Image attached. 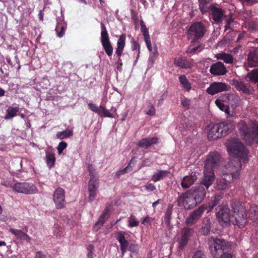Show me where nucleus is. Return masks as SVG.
I'll use <instances>...</instances> for the list:
<instances>
[{
	"instance_id": "nucleus-32",
	"label": "nucleus",
	"mask_w": 258,
	"mask_h": 258,
	"mask_svg": "<svg viewBox=\"0 0 258 258\" xmlns=\"http://www.w3.org/2000/svg\"><path fill=\"white\" fill-rule=\"evenodd\" d=\"M169 173V171L167 170H159L157 172L153 174L152 176L151 180L154 182H157L168 177Z\"/></svg>"
},
{
	"instance_id": "nucleus-64",
	"label": "nucleus",
	"mask_w": 258,
	"mask_h": 258,
	"mask_svg": "<svg viewBox=\"0 0 258 258\" xmlns=\"http://www.w3.org/2000/svg\"><path fill=\"white\" fill-rule=\"evenodd\" d=\"M56 136L59 139H63L64 138V131L57 133Z\"/></svg>"
},
{
	"instance_id": "nucleus-21",
	"label": "nucleus",
	"mask_w": 258,
	"mask_h": 258,
	"mask_svg": "<svg viewBox=\"0 0 258 258\" xmlns=\"http://www.w3.org/2000/svg\"><path fill=\"white\" fill-rule=\"evenodd\" d=\"M53 199L56 208H62L64 206V190L60 187L56 189L53 194Z\"/></svg>"
},
{
	"instance_id": "nucleus-47",
	"label": "nucleus",
	"mask_w": 258,
	"mask_h": 258,
	"mask_svg": "<svg viewBox=\"0 0 258 258\" xmlns=\"http://www.w3.org/2000/svg\"><path fill=\"white\" fill-rule=\"evenodd\" d=\"M145 112L146 113L149 115L153 116L155 115L156 110L154 105L151 103V102L150 101L149 102V105Z\"/></svg>"
},
{
	"instance_id": "nucleus-58",
	"label": "nucleus",
	"mask_w": 258,
	"mask_h": 258,
	"mask_svg": "<svg viewBox=\"0 0 258 258\" xmlns=\"http://www.w3.org/2000/svg\"><path fill=\"white\" fill-rule=\"evenodd\" d=\"M145 188L147 190L153 191L156 189L155 186L152 183H148L145 185Z\"/></svg>"
},
{
	"instance_id": "nucleus-46",
	"label": "nucleus",
	"mask_w": 258,
	"mask_h": 258,
	"mask_svg": "<svg viewBox=\"0 0 258 258\" xmlns=\"http://www.w3.org/2000/svg\"><path fill=\"white\" fill-rule=\"evenodd\" d=\"M128 226L129 227H137L139 226V222L137 221L135 216L132 214L128 218Z\"/></svg>"
},
{
	"instance_id": "nucleus-49",
	"label": "nucleus",
	"mask_w": 258,
	"mask_h": 258,
	"mask_svg": "<svg viewBox=\"0 0 258 258\" xmlns=\"http://www.w3.org/2000/svg\"><path fill=\"white\" fill-rule=\"evenodd\" d=\"M127 250L131 252V256L132 253L137 254L139 250V245L137 244H131L128 246Z\"/></svg>"
},
{
	"instance_id": "nucleus-4",
	"label": "nucleus",
	"mask_w": 258,
	"mask_h": 258,
	"mask_svg": "<svg viewBox=\"0 0 258 258\" xmlns=\"http://www.w3.org/2000/svg\"><path fill=\"white\" fill-rule=\"evenodd\" d=\"M226 146L231 156L239 157L244 162L248 160V151L238 139H233L228 141Z\"/></svg>"
},
{
	"instance_id": "nucleus-56",
	"label": "nucleus",
	"mask_w": 258,
	"mask_h": 258,
	"mask_svg": "<svg viewBox=\"0 0 258 258\" xmlns=\"http://www.w3.org/2000/svg\"><path fill=\"white\" fill-rule=\"evenodd\" d=\"M192 258H206L205 254L200 250L195 252Z\"/></svg>"
},
{
	"instance_id": "nucleus-33",
	"label": "nucleus",
	"mask_w": 258,
	"mask_h": 258,
	"mask_svg": "<svg viewBox=\"0 0 258 258\" xmlns=\"http://www.w3.org/2000/svg\"><path fill=\"white\" fill-rule=\"evenodd\" d=\"M211 230V221L208 218H205L202 222L201 232L204 235H208Z\"/></svg>"
},
{
	"instance_id": "nucleus-41",
	"label": "nucleus",
	"mask_w": 258,
	"mask_h": 258,
	"mask_svg": "<svg viewBox=\"0 0 258 258\" xmlns=\"http://www.w3.org/2000/svg\"><path fill=\"white\" fill-rule=\"evenodd\" d=\"M46 158L47 165L49 168H51L54 164L55 158L53 153L49 151L46 152Z\"/></svg>"
},
{
	"instance_id": "nucleus-2",
	"label": "nucleus",
	"mask_w": 258,
	"mask_h": 258,
	"mask_svg": "<svg viewBox=\"0 0 258 258\" xmlns=\"http://www.w3.org/2000/svg\"><path fill=\"white\" fill-rule=\"evenodd\" d=\"M232 215L230 223L238 228L244 227L247 222V214L245 207L237 201H233L231 204Z\"/></svg>"
},
{
	"instance_id": "nucleus-42",
	"label": "nucleus",
	"mask_w": 258,
	"mask_h": 258,
	"mask_svg": "<svg viewBox=\"0 0 258 258\" xmlns=\"http://www.w3.org/2000/svg\"><path fill=\"white\" fill-rule=\"evenodd\" d=\"M100 108H101L100 113L99 114L101 117H110V118H114L115 117V114L113 113H111L109 110L106 109V108L102 106H100Z\"/></svg>"
},
{
	"instance_id": "nucleus-6",
	"label": "nucleus",
	"mask_w": 258,
	"mask_h": 258,
	"mask_svg": "<svg viewBox=\"0 0 258 258\" xmlns=\"http://www.w3.org/2000/svg\"><path fill=\"white\" fill-rule=\"evenodd\" d=\"M234 164V167H236V172L231 173L230 174H227L225 177L219 178L216 180V188L220 190H224L228 185L233 181V179H235L239 175L238 171L241 168V163L239 160L235 159L233 161H230L228 164L230 167L231 165Z\"/></svg>"
},
{
	"instance_id": "nucleus-38",
	"label": "nucleus",
	"mask_w": 258,
	"mask_h": 258,
	"mask_svg": "<svg viewBox=\"0 0 258 258\" xmlns=\"http://www.w3.org/2000/svg\"><path fill=\"white\" fill-rule=\"evenodd\" d=\"M216 105L222 111H224L227 117L232 116L233 114H231L229 111V105L220 102L219 100H215Z\"/></svg>"
},
{
	"instance_id": "nucleus-24",
	"label": "nucleus",
	"mask_w": 258,
	"mask_h": 258,
	"mask_svg": "<svg viewBox=\"0 0 258 258\" xmlns=\"http://www.w3.org/2000/svg\"><path fill=\"white\" fill-rule=\"evenodd\" d=\"M232 84L239 91L246 94H250L253 93V88L249 85L245 84L243 82L239 81L236 79L232 80Z\"/></svg>"
},
{
	"instance_id": "nucleus-16",
	"label": "nucleus",
	"mask_w": 258,
	"mask_h": 258,
	"mask_svg": "<svg viewBox=\"0 0 258 258\" xmlns=\"http://www.w3.org/2000/svg\"><path fill=\"white\" fill-rule=\"evenodd\" d=\"M188 190L198 204H201L206 197L205 188L201 184L193 187Z\"/></svg>"
},
{
	"instance_id": "nucleus-23",
	"label": "nucleus",
	"mask_w": 258,
	"mask_h": 258,
	"mask_svg": "<svg viewBox=\"0 0 258 258\" xmlns=\"http://www.w3.org/2000/svg\"><path fill=\"white\" fill-rule=\"evenodd\" d=\"M204 212V209L201 207L192 211L185 220V223L187 225L196 223L202 216Z\"/></svg>"
},
{
	"instance_id": "nucleus-8",
	"label": "nucleus",
	"mask_w": 258,
	"mask_h": 258,
	"mask_svg": "<svg viewBox=\"0 0 258 258\" xmlns=\"http://www.w3.org/2000/svg\"><path fill=\"white\" fill-rule=\"evenodd\" d=\"M216 216L219 224L223 227L230 225L231 216L230 210L226 204L222 203L216 209Z\"/></svg>"
},
{
	"instance_id": "nucleus-40",
	"label": "nucleus",
	"mask_w": 258,
	"mask_h": 258,
	"mask_svg": "<svg viewBox=\"0 0 258 258\" xmlns=\"http://www.w3.org/2000/svg\"><path fill=\"white\" fill-rule=\"evenodd\" d=\"M179 81L180 84L182 85L183 88L185 90H186L187 91H189L191 89V84L188 81L185 75H181L179 77Z\"/></svg>"
},
{
	"instance_id": "nucleus-12",
	"label": "nucleus",
	"mask_w": 258,
	"mask_h": 258,
	"mask_svg": "<svg viewBox=\"0 0 258 258\" xmlns=\"http://www.w3.org/2000/svg\"><path fill=\"white\" fill-rule=\"evenodd\" d=\"M194 232V229L190 228L184 227L181 229L177 239L179 248L183 249L187 244L188 240L193 235Z\"/></svg>"
},
{
	"instance_id": "nucleus-37",
	"label": "nucleus",
	"mask_w": 258,
	"mask_h": 258,
	"mask_svg": "<svg viewBox=\"0 0 258 258\" xmlns=\"http://www.w3.org/2000/svg\"><path fill=\"white\" fill-rule=\"evenodd\" d=\"M216 57L218 59L223 60L226 63H232L233 61V56L229 53H221L217 54Z\"/></svg>"
},
{
	"instance_id": "nucleus-9",
	"label": "nucleus",
	"mask_w": 258,
	"mask_h": 258,
	"mask_svg": "<svg viewBox=\"0 0 258 258\" xmlns=\"http://www.w3.org/2000/svg\"><path fill=\"white\" fill-rule=\"evenodd\" d=\"M176 202L178 206H183L186 210L192 209L198 205L188 190L180 194Z\"/></svg>"
},
{
	"instance_id": "nucleus-30",
	"label": "nucleus",
	"mask_w": 258,
	"mask_h": 258,
	"mask_svg": "<svg viewBox=\"0 0 258 258\" xmlns=\"http://www.w3.org/2000/svg\"><path fill=\"white\" fill-rule=\"evenodd\" d=\"M10 232L13 234L16 238L22 242L25 240L27 242H30L31 238L25 232L21 230H18L14 228H10Z\"/></svg>"
},
{
	"instance_id": "nucleus-17",
	"label": "nucleus",
	"mask_w": 258,
	"mask_h": 258,
	"mask_svg": "<svg viewBox=\"0 0 258 258\" xmlns=\"http://www.w3.org/2000/svg\"><path fill=\"white\" fill-rule=\"evenodd\" d=\"M245 66L250 68L258 67V48H251L247 55Z\"/></svg>"
},
{
	"instance_id": "nucleus-10",
	"label": "nucleus",
	"mask_w": 258,
	"mask_h": 258,
	"mask_svg": "<svg viewBox=\"0 0 258 258\" xmlns=\"http://www.w3.org/2000/svg\"><path fill=\"white\" fill-rule=\"evenodd\" d=\"M101 42L102 45L108 56L113 53V47L109 39V35L105 25L101 22Z\"/></svg>"
},
{
	"instance_id": "nucleus-60",
	"label": "nucleus",
	"mask_w": 258,
	"mask_h": 258,
	"mask_svg": "<svg viewBox=\"0 0 258 258\" xmlns=\"http://www.w3.org/2000/svg\"><path fill=\"white\" fill-rule=\"evenodd\" d=\"M153 220V219L152 218L149 216H147L143 218L142 223L143 224H145L146 223H150Z\"/></svg>"
},
{
	"instance_id": "nucleus-53",
	"label": "nucleus",
	"mask_w": 258,
	"mask_h": 258,
	"mask_svg": "<svg viewBox=\"0 0 258 258\" xmlns=\"http://www.w3.org/2000/svg\"><path fill=\"white\" fill-rule=\"evenodd\" d=\"M243 5L252 6L258 3V0H239Z\"/></svg>"
},
{
	"instance_id": "nucleus-26",
	"label": "nucleus",
	"mask_w": 258,
	"mask_h": 258,
	"mask_svg": "<svg viewBox=\"0 0 258 258\" xmlns=\"http://www.w3.org/2000/svg\"><path fill=\"white\" fill-rule=\"evenodd\" d=\"M159 143V139L157 137L145 138L140 140L137 145L140 148L148 149Z\"/></svg>"
},
{
	"instance_id": "nucleus-63",
	"label": "nucleus",
	"mask_w": 258,
	"mask_h": 258,
	"mask_svg": "<svg viewBox=\"0 0 258 258\" xmlns=\"http://www.w3.org/2000/svg\"><path fill=\"white\" fill-rule=\"evenodd\" d=\"M35 258H45V255L42 254L40 251H38L36 253V256Z\"/></svg>"
},
{
	"instance_id": "nucleus-18",
	"label": "nucleus",
	"mask_w": 258,
	"mask_h": 258,
	"mask_svg": "<svg viewBox=\"0 0 258 258\" xmlns=\"http://www.w3.org/2000/svg\"><path fill=\"white\" fill-rule=\"evenodd\" d=\"M126 34H122L117 40V47L115 49V53L118 57L117 62L119 66H122V62L121 59V55L122 54L125 44Z\"/></svg>"
},
{
	"instance_id": "nucleus-44",
	"label": "nucleus",
	"mask_w": 258,
	"mask_h": 258,
	"mask_svg": "<svg viewBox=\"0 0 258 258\" xmlns=\"http://www.w3.org/2000/svg\"><path fill=\"white\" fill-rule=\"evenodd\" d=\"M246 77L254 83L258 82V68L248 73Z\"/></svg>"
},
{
	"instance_id": "nucleus-57",
	"label": "nucleus",
	"mask_w": 258,
	"mask_h": 258,
	"mask_svg": "<svg viewBox=\"0 0 258 258\" xmlns=\"http://www.w3.org/2000/svg\"><path fill=\"white\" fill-rule=\"evenodd\" d=\"M57 149L58 150V154H60L64 149V142L62 141L59 143Z\"/></svg>"
},
{
	"instance_id": "nucleus-15",
	"label": "nucleus",
	"mask_w": 258,
	"mask_h": 258,
	"mask_svg": "<svg viewBox=\"0 0 258 258\" xmlns=\"http://www.w3.org/2000/svg\"><path fill=\"white\" fill-rule=\"evenodd\" d=\"M220 155L217 152L210 153L207 157L205 161V168L213 169L217 167L219 164L220 160Z\"/></svg>"
},
{
	"instance_id": "nucleus-28",
	"label": "nucleus",
	"mask_w": 258,
	"mask_h": 258,
	"mask_svg": "<svg viewBox=\"0 0 258 258\" xmlns=\"http://www.w3.org/2000/svg\"><path fill=\"white\" fill-rule=\"evenodd\" d=\"M225 16V11L222 9L216 7L211 9V17L215 23H221Z\"/></svg>"
},
{
	"instance_id": "nucleus-11",
	"label": "nucleus",
	"mask_w": 258,
	"mask_h": 258,
	"mask_svg": "<svg viewBox=\"0 0 258 258\" xmlns=\"http://www.w3.org/2000/svg\"><path fill=\"white\" fill-rule=\"evenodd\" d=\"M14 191L27 195L33 194L37 192V187L32 183L27 182H19L13 186Z\"/></svg>"
},
{
	"instance_id": "nucleus-14",
	"label": "nucleus",
	"mask_w": 258,
	"mask_h": 258,
	"mask_svg": "<svg viewBox=\"0 0 258 258\" xmlns=\"http://www.w3.org/2000/svg\"><path fill=\"white\" fill-rule=\"evenodd\" d=\"M230 88V86L225 83L214 82L207 88L206 92L211 95H214L219 92L229 91Z\"/></svg>"
},
{
	"instance_id": "nucleus-39",
	"label": "nucleus",
	"mask_w": 258,
	"mask_h": 258,
	"mask_svg": "<svg viewBox=\"0 0 258 258\" xmlns=\"http://www.w3.org/2000/svg\"><path fill=\"white\" fill-rule=\"evenodd\" d=\"M19 111V108L18 107H13L10 106L7 110V114L5 116V119H9L12 118L17 115V113Z\"/></svg>"
},
{
	"instance_id": "nucleus-1",
	"label": "nucleus",
	"mask_w": 258,
	"mask_h": 258,
	"mask_svg": "<svg viewBox=\"0 0 258 258\" xmlns=\"http://www.w3.org/2000/svg\"><path fill=\"white\" fill-rule=\"evenodd\" d=\"M238 130L241 139L246 144H258V122L255 119L249 120L247 124L241 120L237 124Z\"/></svg>"
},
{
	"instance_id": "nucleus-45",
	"label": "nucleus",
	"mask_w": 258,
	"mask_h": 258,
	"mask_svg": "<svg viewBox=\"0 0 258 258\" xmlns=\"http://www.w3.org/2000/svg\"><path fill=\"white\" fill-rule=\"evenodd\" d=\"M209 7L208 0H203L200 3L199 8L202 14L207 12L209 10Z\"/></svg>"
},
{
	"instance_id": "nucleus-27",
	"label": "nucleus",
	"mask_w": 258,
	"mask_h": 258,
	"mask_svg": "<svg viewBox=\"0 0 258 258\" xmlns=\"http://www.w3.org/2000/svg\"><path fill=\"white\" fill-rule=\"evenodd\" d=\"M115 237L120 243L121 254L123 256L130 245L129 243L125 239L124 233L123 232L119 231L116 232L115 234Z\"/></svg>"
},
{
	"instance_id": "nucleus-54",
	"label": "nucleus",
	"mask_w": 258,
	"mask_h": 258,
	"mask_svg": "<svg viewBox=\"0 0 258 258\" xmlns=\"http://www.w3.org/2000/svg\"><path fill=\"white\" fill-rule=\"evenodd\" d=\"M131 43L132 44V50L133 51H134L137 49L138 50L139 49H140V46L139 44L137 42H136L133 37L131 39Z\"/></svg>"
},
{
	"instance_id": "nucleus-62",
	"label": "nucleus",
	"mask_w": 258,
	"mask_h": 258,
	"mask_svg": "<svg viewBox=\"0 0 258 258\" xmlns=\"http://www.w3.org/2000/svg\"><path fill=\"white\" fill-rule=\"evenodd\" d=\"M73 135L72 130H66V138L72 137Z\"/></svg>"
},
{
	"instance_id": "nucleus-29",
	"label": "nucleus",
	"mask_w": 258,
	"mask_h": 258,
	"mask_svg": "<svg viewBox=\"0 0 258 258\" xmlns=\"http://www.w3.org/2000/svg\"><path fill=\"white\" fill-rule=\"evenodd\" d=\"M174 63L176 66L184 69H190L193 66V60H188L186 57L175 58Z\"/></svg>"
},
{
	"instance_id": "nucleus-43",
	"label": "nucleus",
	"mask_w": 258,
	"mask_h": 258,
	"mask_svg": "<svg viewBox=\"0 0 258 258\" xmlns=\"http://www.w3.org/2000/svg\"><path fill=\"white\" fill-rule=\"evenodd\" d=\"M88 170L90 176L89 180L98 179V176L96 169L93 167L92 164H89L88 165Z\"/></svg>"
},
{
	"instance_id": "nucleus-20",
	"label": "nucleus",
	"mask_w": 258,
	"mask_h": 258,
	"mask_svg": "<svg viewBox=\"0 0 258 258\" xmlns=\"http://www.w3.org/2000/svg\"><path fill=\"white\" fill-rule=\"evenodd\" d=\"M99 184V179L89 180L88 187L89 192L88 200L89 201L92 202L95 200L98 193Z\"/></svg>"
},
{
	"instance_id": "nucleus-50",
	"label": "nucleus",
	"mask_w": 258,
	"mask_h": 258,
	"mask_svg": "<svg viewBox=\"0 0 258 258\" xmlns=\"http://www.w3.org/2000/svg\"><path fill=\"white\" fill-rule=\"evenodd\" d=\"M224 20L226 22V24L225 25V31L231 29L230 25L232 22H233V20L231 18V17L225 16V17L224 18Z\"/></svg>"
},
{
	"instance_id": "nucleus-52",
	"label": "nucleus",
	"mask_w": 258,
	"mask_h": 258,
	"mask_svg": "<svg viewBox=\"0 0 258 258\" xmlns=\"http://www.w3.org/2000/svg\"><path fill=\"white\" fill-rule=\"evenodd\" d=\"M88 106L89 107L90 109L93 112L97 113L98 115L100 114V111L101 110V108H100V106L97 107L95 104L90 103L88 104Z\"/></svg>"
},
{
	"instance_id": "nucleus-36",
	"label": "nucleus",
	"mask_w": 258,
	"mask_h": 258,
	"mask_svg": "<svg viewBox=\"0 0 258 258\" xmlns=\"http://www.w3.org/2000/svg\"><path fill=\"white\" fill-rule=\"evenodd\" d=\"M136 163V157H133L131 159L127 166L121 170L118 171L116 175H120L125 174L129 171L132 170V167H134Z\"/></svg>"
},
{
	"instance_id": "nucleus-3",
	"label": "nucleus",
	"mask_w": 258,
	"mask_h": 258,
	"mask_svg": "<svg viewBox=\"0 0 258 258\" xmlns=\"http://www.w3.org/2000/svg\"><path fill=\"white\" fill-rule=\"evenodd\" d=\"M234 126L233 121L230 120L216 123L208 132V139L209 141H213L226 136Z\"/></svg>"
},
{
	"instance_id": "nucleus-22",
	"label": "nucleus",
	"mask_w": 258,
	"mask_h": 258,
	"mask_svg": "<svg viewBox=\"0 0 258 258\" xmlns=\"http://www.w3.org/2000/svg\"><path fill=\"white\" fill-rule=\"evenodd\" d=\"M209 71L212 75L215 76L224 75L227 72L224 64L220 61L212 64Z\"/></svg>"
},
{
	"instance_id": "nucleus-51",
	"label": "nucleus",
	"mask_w": 258,
	"mask_h": 258,
	"mask_svg": "<svg viewBox=\"0 0 258 258\" xmlns=\"http://www.w3.org/2000/svg\"><path fill=\"white\" fill-rule=\"evenodd\" d=\"M201 45V44L195 46L190 45L186 50V53L187 54L194 53L200 47Z\"/></svg>"
},
{
	"instance_id": "nucleus-31",
	"label": "nucleus",
	"mask_w": 258,
	"mask_h": 258,
	"mask_svg": "<svg viewBox=\"0 0 258 258\" xmlns=\"http://www.w3.org/2000/svg\"><path fill=\"white\" fill-rule=\"evenodd\" d=\"M108 217L109 210L108 209H106L100 216L98 221L94 225L93 228V230L96 232L98 231L103 226L105 221L108 218Z\"/></svg>"
},
{
	"instance_id": "nucleus-34",
	"label": "nucleus",
	"mask_w": 258,
	"mask_h": 258,
	"mask_svg": "<svg viewBox=\"0 0 258 258\" xmlns=\"http://www.w3.org/2000/svg\"><path fill=\"white\" fill-rule=\"evenodd\" d=\"M173 206L172 204H169L165 211L164 216V220L167 226H170V220L171 219V215L172 213Z\"/></svg>"
},
{
	"instance_id": "nucleus-61",
	"label": "nucleus",
	"mask_w": 258,
	"mask_h": 258,
	"mask_svg": "<svg viewBox=\"0 0 258 258\" xmlns=\"http://www.w3.org/2000/svg\"><path fill=\"white\" fill-rule=\"evenodd\" d=\"M218 258H232V256L230 253L224 252L221 255H220V256H218Z\"/></svg>"
},
{
	"instance_id": "nucleus-5",
	"label": "nucleus",
	"mask_w": 258,
	"mask_h": 258,
	"mask_svg": "<svg viewBox=\"0 0 258 258\" xmlns=\"http://www.w3.org/2000/svg\"><path fill=\"white\" fill-rule=\"evenodd\" d=\"M209 247L210 252L214 258H218V256L224 252L230 246V245L223 238L211 237L209 239Z\"/></svg>"
},
{
	"instance_id": "nucleus-55",
	"label": "nucleus",
	"mask_w": 258,
	"mask_h": 258,
	"mask_svg": "<svg viewBox=\"0 0 258 258\" xmlns=\"http://www.w3.org/2000/svg\"><path fill=\"white\" fill-rule=\"evenodd\" d=\"M181 103L184 108L188 109L190 105V101L187 98H184L182 99Z\"/></svg>"
},
{
	"instance_id": "nucleus-35",
	"label": "nucleus",
	"mask_w": 258,
	"mask_h": 258,
	"mask_svg": "<svg viewBox=\"0 0 258 258\" xmlns=\"http://www.w3.org/2000/svg\"><path fill=\"white\" fill-rule=\"evenodd\" d=\"M223 196V192H217L215 194L214 197L212 198L211 202L209 204V208L211 209L214 208L217 205H218L220 201L221 200Z\"/></svg>"
},
{
	"instance_id": "nucleus-59",
	"label": "nucleus",
	"mask_w": 258,
	"mask_h": 258,
	"mask_svg": "<svg viewBox=\"0 0 258 258\" xmlns=\"http://www.w3.org/2000/svg\"><path fill=\"white\" fill-rule=\"evenodd\" d=\"M144 40H145V41L146 42V45H147V47L148 50L150 51H151L152 50V45H151V42L150 40V38L146 39Z\"/></svg>"
},
{
	"instance_id": "nucleus-25",
	"label": "nucleus",
	"mask_w": 258,
	"mask_h": 258,
	"mask_svg": "<svg viewBox=\"0 0 258 258\" xmlns=\"http://www.w3.org/2000/svg\"><path fill=\"white\" fill-rule=\"evenodd\" d=\"M198 177L196 172H192L189 175L184 176L181 181V186L186 189L192 186L197 180Z\"/></svg>"
},
{
	"instance_id": "nucleus-19",
	"label": "nucleus",
	"mask_w": 258,
	"mask_h": 258,
	"mask_svg": "<svg viewBox=\"0 0 258 258\" xmlns=\"http://www.w3.org/2000/svg\"><path fill=\"white\" fill-rule=\"evenodd\" d=\"M215 176L213 169L205 168L204 171V176L201 181V184L206 186L207 189L212 184L214 180Z\"/></svg>"
},
{
	"instance_id": "nucleus-7",
	"label": "nucleus",
	"mask_w": 258,
	"mask_h": 258,
	"mask_svg": "<svg viewBox=\"0 0 258 258\" xmlns=\"http://www.w3.org/2000/svg\"><path fill=\"white\" fill-rule=\"evenodd\" d=\"M206 32L205 25L201 22H196L191 24L187 30V38L193 43L203 38Z\"/></svg>"
},
{
	"instance_id": "nucleus-48",
	"label": "nucleus",
	"mask_w": 258,
	"mask_h": 258,
	"mask_svg": "<svg viewBox=\"0 0 258 258\" xmlns=\"http://www.w3.org/2000/svg\"><path fill=\"white\" fill-rule=\"evenodd\" d=\"M141 29L144 37V39L150 38L148 32V29L143 21H142L141 25Z\"/></svg>"
},
{
	"instance_id": "nucleus-13",
	"label": "nucleus",
	"mask_w": 258,
	"mask_h": 258,
	"mask_svg": "<svg viewBox=\"0 0 258 258\" xmlns=\"http://www.w3.org/2000/svg\"><path fill=\"white\" fill-rule=\"evenodd\" d=\"M216 100H219L226 104L231 105L234 109L239 106L240 103V98L238 96L229 93L222 94Z\"/></svg>"
}]
</instances>
